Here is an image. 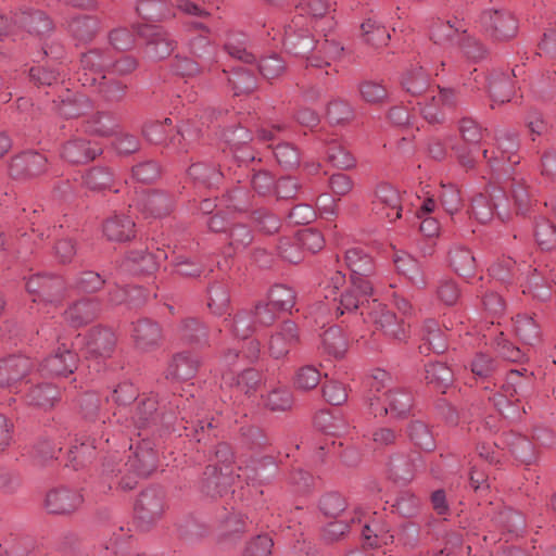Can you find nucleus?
Instances as JSON below:
<instances>
[{"label":"nucleus","instance_id":"53","mask_svg":"<svg viewBox=\"0 0 556 556\" xmlns=\"http://www.w3.org/2000/svg\"><path fill=\"white\" fill-rule=\"evenodd\" d=\"M426 379L428 383L444 389L453 381V372L443 363H431L426 367Z\"/></svg>","mask_w":556,"mask_h":556},{"label":"nucleus","instance_id":"41","mask_svg":"<svg viewBox=\"0 0 556 556\" xmlns=\"http://www.w3.org/2000/svg\"><path fill=\"white\" fill-rule=\"evenodd\" d=\"M514 328L519 339L529 345H533L540 339V327L534 319L527 315H517L514 320Z\"/></svg>","mask_w":556,"mask_h":556},{"label":"nucleus","instance_id":"40","mask_svg":"<svg viewBox=\"0 0 556 556\" xmlns=\"http://www.w3.org/2000/svg\"><path fill=\"white\" fill-rule=\"evenodd\" d=\"M59 395V390L54 386L46 383L30 389L26 395V401L29 405L49 408L54 405Z\"/></svg>","mask_w":556,"mask_h":556},{"label":"nucleus","instance_id":"62","mask_svg":"<svg viewBox=\"0 0 556 556\" xmlns=\"http://www.w3.org/2000/svg\"><path fill=\"white\" fill-rule=\"evenodd\" d=\"M320 381L319 370L312 365H305L298 369L294 376V386L299 390L307 391L318 386Z\"/></svg>","mask_w":556,"mask_h":556},{"label":"nucleus","instance_id":"15","mask_svg":"<svg viewBox=\"0 0 556 556\" xmlns=\"http://www.w3.org/2000/svg\"><path fill=\"white\" fill-rule=\"evenodd\" d=\"M374 210L377 214L394 222L401 217V197L399 191L387 182L379 184L374 194Z\"/></svg>","mask_w":556,"mask_h":556},{"label":"nucleus","instance_id":"18","mask_svg":"<svg viewBox=\"0 0 556 556\" xmlns=\"http://www.w3.org/2000/svg\"><path fill=\"white\" fill-rule=\"evenodd\" d=\"M76 368V357L65 345H60L52 355L47 357L40 366L42 375L67 376Z\"/></svg>","mask_w":556,"mask_h":556},{"label":"nucleus","instance_id":"29","mask_svg":"<svg viewBox=\"0 0 556 556\" xmlns=\"http://www.w3.org/2000/svg\"><path fill=\"white\" fill-rule=\"evenodd\" d=\"M134 339L138 349L148 351L159 344L161 330L157 324L150 320H139L134 327Z\"/></svg>","mask_w":556,"mask_h":556},{"label":"nucleus","instance_id":"22","mask_svg":"<svg viewBox=\"0 0 556 556\" xmlns=\"http://www.w3.org/2000/svg\"><path fill=\"white\" fill-rule=\"evenodd\" d=\"M136 205L144 217L161 218L168 214L172 202L168 195L163 192L149 191L138 198Z\"/></svg>","mask_w":556,"mask_h":556},{"label":"nucleus","instance_id":"55","mask_svg":"<svg viewBox=\"0 0 556 556\" xmlns=\"http://www.w3.org/2000/svg\"><path fill=\"white\" fill-rule=\"evenodd\" d=\"M10 376V382L22 380L31 369L33 364L27 356L13 355L3 358Z\"/></svg>","mask_w":556,"mask_h":556},{"label":"nucleus","instance_id":"46","mask_svg":"<svg viewBox=\"0 0 556 556\" xmlns=\"http://www.w3.org/2000/svg\"><path fill=\"white\" fill-rule=\"evenodd\" d=\"M94 87H97L100 97L110 103L121 101L126 91V85L106 76L104 79H99Z\"/></svg>","mask_w":556,"mask_h":556},{"label":"nucleus","instance_id":"63","mask_svg":"<svg viewBox=\"0 0 556 556\" xmlns=\"http://www.w3.org/2000/svg\"><path fill=\"white\" fill-rule=\"evenodd\" d=\"M295 238L301 248L312 253L320 251L325 245V239L321 232L313 228H304L296 232Z\"/></svg>","mask_w":556,"mask_h":556},{"label":"nucleus","instance_id":"47","mask_svg":"<svg viewBox=\"0 0 556 556\" xmlns=\"http://www.w3.org/2000/svg\"><path fill=\"white\" fill-rule=\"evenodd\" d=\"M228 83L231 86L235 96L250 93L256 87V79L249 71L239 67L228 76Z\"/></svg>","mask_w":556,"mask_h":556},{"label":"nucleus","instance_id":"57","mask_svg":"<svg viewBox=\"0 0 556 556\" xmlns=\"http://www.w3.org/2000/svg\"><path fill=\"white\" fill-rule=\"evenodd\" d=\"M392 507L399 515L410 518L417 515L420 500L409 491H404L396 496Z\"/></svg>","mask_w":556,"mask_h":556},{"label":"nucleus","instance_id":"32","mask_svg":"<svg viewBox=\"0 0 556 556\" xmlns=\"http://www.w3.org/2000/svg\"><path fill=\"white\" fill-rule=\"evenodd\" d=\"M321 348L330 357H343L348 350V343L339 327L332 326L323 333Z\"/></svg>","mask_w":556,"mask_h":556},{"label":"nucleus","instance_id":"33","mask_svg":"<svg viewBox=\"0 0 556 556\" xmlns=\"http://www.w3.org/2000/svg\"><path fill=\"white\" fill-rule=\"evenodd\" d=\"M23 26L29 36L42 39L52 31V22L50 17L41 11L27 13L22 18Z\"/></svg>","mask_w":556,"mask_h":556},{"label":"nucleus","instance_id":"2","mask_svg":"<svg viewBox=\"0 0 556 556\" xmlns=\"http://www.w3.org/2000/svg\"><path fill=\"white\" fill-rule=\"evenodd\" d=\"M129 450L130 454L123 468L115 463L114 457L104 463L103 475L111 480L109 489L115 484L122 490H131L138 477H147L155 469L156 455L149 441L142 440L135 447L130 445Z\"/></svg>","mask_w":556,"mask_h":556},{"label":"nucleus","instance_id":"10","mask_svg":"<svg viewBox=\"0 0 556 556\" xmlns=\"http://www.w3.org/2000/svg\"><path fill=\"white\" fill-rule=\"evenodd\" d=\"M101 153L102 148L85 137H72L61 148V157L74 165L89 163Z\"/></svg>","mask_w":556,"mask_h":556},{"label":"nucleus","instance_id":"17","mask_svg":"<svg viewBox=\"0 0 556 556\" xmlns=\"http://www.w3.org/2000/svg\"><path fill=\"white\" fill-rule=\"evenodd\" d=\"M47 157L38 152L25 151L12 159L9 170L14 178H28L47 170Z\"/></svg>","mask_w":556,"mask_h":556},{"label":"nucleus","instance_id":"25","mask_svg":"<svg viewBox=\"0 0 556 556\" xmlns=\"http://www.w3.org/2000/svg\"><path fill=\"white\" fill-rule=\"evenodd\" d=\"M175 42L166 31L153 29L149 34L144 55L152 61L163 60L173 52Z\"/></svg>","mask_w":556,"mask_h":556},{"label":"nucleus","instance_id":"52","mask_svg":"<svg viewBox=\"0 0 556 556\" xmlns=\"http://www.w3.org/2000/svg\"><path fill=\"white\" fill-rule=\"evenodd\" d=\"M326 154L328 162L334 167L351 169L356 165L354 156L337 142L328 146Z\"/></svg>","mask_w":556,"mask_h":556},{"label":"nucleus","instance_id":"7","mask_svg":"<svg viewBox=\"0 0 556 556\" xmlns=\"http://www.w3.org/2000/svg\"><path fill=\"white\" fill-rule=\"evenodd\" d=\"M458 103L454 89L439 87L437 93L426 98L420 105V113L430 124L442 123L447 113L452 112Z\"/></svg>","mask_w":556,"mask_h":556},{"label":"nucleus","instance_id":"4","mask_svg":"<svg viewBox=\"0 0 556 556\" xmlns=\"http://www.w3.org/2000/svg\"><path fill=\"white\" fill-rule=\"evenodd\" d=\"M315 40L307 26L304 15L294 16L285 26L283 47L286 51L295 56H307L314 49Z\"/></svg>","mask_w":556,"mask_h":556},{"label":"nucleus","instance_id":"51","mask_svg":"<svg viewBox=\"0 0 556 556\" xmlns=\"http://www.w3.org/2000/svg\"><path fill=\"white\" fill-rule=\"evenodd\" d=\"M229 301V293L225 286L214 283L210 287L207 306L213 314L218 316L225 314L228 308Z\"/></svg>","mask_w":556,"mask_h":556},{"label":"nucleus","instance_id":"3","mask_svg":"<svg viewBox=\"0 0 556 556\" xmlns=\"http://www.w3.org/2000/svg\"><path fill=\"white\" fill-rule=\"evenodd\" d=\"M344 260L351 271V282L359 289L363 296L371 295L372 283L369 279L374 273L371 257L361 248H350L345 251Z\"/></svg>","mask_w":556,"mask_h":556},{"label":"nucleus","instance_id":"45","mask_svg":"<svg viewBox=\"0 0 556 556\" xmlns=\"http://www.w3.org/2000/svg\"><path fill=\"white\" fill-rule=\"evenodd\" d=\"M268 302L276 311L287 312L295 303V293L286 285H275L268 292Z\"/></svg>","mask_w":556,"mask_h":556},{"label":"nucleus","instance_id":"60","mask_svg":"<svg viewBox=\"0 0 556 556\" xmlns=\"http://www.w3.org/2000/svg\"><path fill=\"white\" fill-rule=\"evenodd\" d=\"M354 116L353 108L349 102L336 99L329 102L327 108V118L331 124H343L351 121Z\"/></svg>","mask_w":556,"mask_h":556},{"label":"nucleus","instance_id":"37","mask_svg":"<svg viewBox=\"0 0 556 556\" xmlns=\"http://www.w3.org/2000/svg\"><path fill=\"white\" fill-rule=\"evenodd\" d=\"M407 435L416 446L425 451H432L435 447L432 432L421 420H412L408 424Z\"/></svg>","mask_w":556,"mask_h":556},{"label":"nucleus","instance_id":"58","mask_svg":"<svg viewBox=\"0 0 556 556\" xmlns=\"http://www.w3.org/2000/svg\"><path fill=\"white\" fill-rule=\"evenodd\" d=\"M369 296L370 295L363 296L361 290L354 288L352 285L350 290L341 294L339 304L336 306V309L339 315L353 312L359 306H363L365 302H368Z\"/></svg>","mask_w":556,"mask_h":556},{"label":"nucleus","instance_id":"27","mask_svg":"<svg viewBox=\"0 0 556 556\" xmlns=\"http://www.w3.org/2000/svg\"><path fill=\"white\" fill-rule=\"evenodd\" d=\"M296 9L300 11L299 15L306 14L311 20L325 18L324 24L326 26L317 25L320 31L326 34L333 28V20L326 16L330 10V4L327 0H300Z\"/></svg>","mask_w":556,"mask_h":556},{"label":"nucleus","instance_id":"42","mask_svg":"<svg viewBox=\"0 0 556 556\" xmlns=\"http://www.w3.org/2000/svg\"><path fill=\"white\" fill-rule=\"evenodd\" d=\"M201 137V129L190 122L182 123L177 134L169 139V143L177 147L179 151H188Z\"/></svg>","mask_w":556,"mask_h":556},{"label":"nucleus","instance_id":"54","mask_svg":"<svg viewBox=\"0 0 556 556\" xmlns=\"http://www.w3.org/2000/svg\"><path fill=\"white\" fill-rule=\"evenodd\" d=\"M224 48L229 55L244 63H250L254 60L253 55L247 51V40L243 34L229 35Z\"/></svg>","mask_w":556,"mask_h":556},{"label":"nucleus","instance_id":"20","mask_svg":"<svg viewBox=\"0 0 556 556\" xmlns=\"http://www.w3.org/2000/svg\"><path fill=\"white\" fill-rule=\"evenodd\" d=\"M162 258H167L163 251L152 254L144 249L134 250L129 252L124 261L126 270L132 274H151L156 270Z\"/></svg>","mask_w":556,"mask_h":556},{"label":"nucleus","instance_id":"56","mask_svg":"<svg viewBox=\"0 0 556 556\" xmlns=\"http://www.w3.org/2000/svg\"><path fill=\"white\" fill-rule=\"evenodd\" d=\"M113 181L112 173L105 167H93L84 176V184L91 190L110 188Z\"/></svg>","mask_w":556,"mask_h":556},{"label":"nucleus","instance_id":"14","mask_svg":"<svg viewBox=\"0 0 556 556\" xmlns=\"http://www.w3.org/2000/svg\"><path fill=\"white\" fill-rule=\"evenodd\" d=\"M79 81L85 87H93L99 79H104V71L110 67V58L100 50H90L83 54Z\"/></svg>","mask_w":556,"mask_h":556},{"label":"nucleus","instance_id":"28","mask_svg":"<svg viewBox=\"0 0 556 556\" xmlns=\"http://www.w3.org/2000/svg\"><path fill=\"white\" fill-rule=\"evenodd\" d=\"M200 366V359L189 353H178L174 356L168 376L178 380H189L193 378Z\"/></svg>","mask_w":556,"mask_h":556},{"label":"nucleus","instance_id":"13","mask_svg":"<svg viewBox=\"0 0 556 556\" xmlns=\"http://www.w3.org/2000/svg\"><path fill=\"white\" fill-rule=\"evenodd\" d=\"M164 509V493L159 489H147L141 492L135 506L137 518L147 526L157 521Z\"/></svg>","mask_w":556,"mask_h":556},{"label":"nucleus","instance_id":"35","mask_svg":"<svg viewBox=\"0 0 556 556\" xmlns=\"http://www.w3.org/2000/svg\"><path fill=\"white\" fill-rule=\"evenodd\" d=\"M450 264L460 276H469L473 273L476 260L469 249L454 245L450 250Z\"/></svg>","mask_w":556,"mask_h":556},{"label":"nucleus","instance_id":"9","mask_svg":"<svg viewBox=\"0 0 556 556\" xmlns=\"http://www.w3.org/2000/svg\"><path fill=\"white\" fill-rule=\"evenodd\" d=\"M299 340L298 326L291 320H286L269 336L267 352L275 359L283 358L298 344Z\"/></svg>","mask_w":556,"mask_h":556},{"label":"nucleus","instance_id":"38","mask_svg":"<svg viewBox=\"0 0 556 556\" xmlns=\"http://www.w3.org/2000/svg\"><path fill=\"white\" fill-rule=\"evenodd\" d=\"M421 331L424 344L428 346L429 351L443 353L446 350L447 343L445 336L435 320H426Z\"/></svg>","mask_w":556,"mask_h":556},{"label":"nucleus","instance_id":"61","mask_svg":"<svg viewBox=\"0 0 556 556\" xmlns=\"http://www.w3.org/2000/svg\"><path fill=\"white\" fill-rule=\"evenodd\" d=\"M105 280L100 274L92 270L80 273L74 282V289L83 293H93L100 290Z\"/></svg>","mask_w":556,"mask_h":556},{"label":"nucleus","instance_id":"49","mask_svg":"<svg viewBox=\"0 0 556 556\" xmlns=\"http://www.w3.org/2000/svg\"><path fill=\"white\" fill-rule=\"evenodd\" d=\"M181 337L195 344H206L208 332L206 327L195 318H187L180 326Z\"/></svg>","mask_w":556,"mask_h":556},{"label":"nucleus","instance_id":"5","mask_svg":"<svg viewBox=\"0 0 556 556\" xmlns=\"http://www.w3.org/2000/svg\"><path fill=\"white\" fill-rule=\"evenodd\" d=\"M26 290L35 303H56L65 293V281L60 276L34 275L26 280Z\"/></svg>","mask_w":556,"mask_h":556},{"label":"nucleus","instance_id":"30","mask_svg":"<svg viewBox=\"0 0 556 556\" xmlns=\"http://www.w3.org/2000/svg\"><path fill=\"white\" fill-rule=\"evenodd\" d=\"M417 462H420L417 455L395 454L389 459V472L394 479L410 480L419 467Z\"/></svg>","mask_w":556,"mask_h":556},{"label":"nucleus","instance_id":"6","mask_svg":"<svg viewBox=\"0 0 556 556\" xmlns=\"http://www.w3.org/2000/svg\"><path fill=\"white\" fill-rule=\"evenodd\" d=\"M351 523L361 525L362 536L371 547H377L382 544L386 545L393 540V534L390 533L389 526L376 518H371L369 509L362 506L354 508Z\"/></svg>","mask_w":556,"mask_h":556},{"label":"nucleus","instance_id":"34","mask_svg":"<svg viewBox=\"0 0 556 556\" xmlns=\"http://www.w3.org/2000/svg\"><path fill=\"white\" fill-rule=\"evenodd\" d=\"M157 410V401L154 396L142 397L138 400L131 410L132 424L137 428H143L155 420Z\"/></svg>","mask_w":556,"mask_h":556},{"label":"nucleus","instance_id":"23","mask_svg":"<svg viewBox=\"0 0 556 556\" xmlns=\"http://www.w3.org/2000/svg\"><path fill=\"white\" fill-rule=\"evenodd\" d=\"M100 311V304L93 299L79 300L64 312L65 320L73 327H80L91 323Z\"/></svg>","mask_w":556,"mask_h":556},{"label":"nucleus","instance_id":"36","mask_svg":"<svg viewBox=\"0 0 556 556\" xmlns=\"http://www.w3.org/2000/svg\"><path fill=\"white\" fill-rule=\"evenodd\" d=\"M189 177L199 185L213 187L219 182L222 173L219 169L208 163H194L188 169Z\"/></svg>","mask_w":556,"mask_h":556},{"label":"nucleus","instance_id":"16","mask_svg":"<svg viewBox=\"0 0 556 556\" xmlns=\"http://www.w3.org/2000/svg\"><path fill=\"white\" fill-rule=\"evenodd\" d=\"M92 106L90 99L80 92L65 89L53 99V110L64 118H76L86 114Z\"/></svg>","mask_w":556,"mask_h":556},{"label":"nucleus","instance_id":"24","mask_svg":"<svg viewBox=\"0 0 556 556\" xmlns=\"http://www.w3.org/2000/svg\"><path fill=\"white\" fill-rule=\"evenodd\" d=\"M102 231L108 240L124 242L135 237V223L126 215H114L104 222Z\"/></svg>","mask_w":556,"mask_h":556},{"label":"nucleus","instance_id":"39","mask_svg":"<svg viewBox=\"0 0 556 556\" xmlns=\"http://www.w3.org/2000/svg\"><path fill=\"white\" fill-rule=\"evenodd\" d=\"M429 75L424 67H413L403 75L402 86L413 96H419L429 87Z\"/></svg>","mask_w":556,"mask_h":556},{"label":"nucleus","instance_id":"21","mask_svg":"<svg viewBox=\"0 0 556 556\" xmlns=\"http://www.w3.org/2000/svg\"><path fill=\"white\" fill-rule=\"evenodd\" d=\"M369 315L370 319L381 328L386 336L399 341L407 338L405 325L399 321L396 316L384 305L376 304L375 309Z\"/></svg>","mask_w":556,"mask_h":556},{"label":"nucleus","instance_id":"31","mask_svg":"<svg viewBox=\"0 0 556 556\" xmlns=\"http://www.w3.org/2000/svg\"><path fill=\"white\" fill-rule=\"evenodd\" d=\"M223 382L229 387H236L240 392L249 394L255 390L260 382V375L253 368H248L235 375L232 370H226L222 376Z\"/></svg>","mask_w":556,"mask_h":556},{"label":"nucleus","instance_id":"50","mask_svg":"<svg viewBox=\"0 0 556 556\" xmlns=\"http://www.w3.org/2000/svg\"><path fill=\"white\" fill-rule=\"evenodd\" d=\"M534 236L538 244L543 250L556 248V226L548 219L542 217L536 220Z\"/></svg>","mask_w":556,"mask_h":556},{"label":"nucleus","instance_id":"12","mask_svg":"<svg viewBox=\"0 0 556 556\" xmlns=\"http://www.w3.org/2000/svg\"><path fill=\"white\" fill-rule=\"evenodd\" d=\"M481 23L495 39L505 40L517 33V21L504 9H489L481 15Z\"/></svg>","mask_w":556,"mask_h":556},{"label":"nucleus","instance_id":"26","mask_svg":"<svg viewBox=\"0 0 556 556\" xmlns=\"http://www.w3.org/2000/svg\"><path fill=\"white\" fill-rule=\"evenodd\" d=\"M393 262L399 274L409 279L414 285L424 287L426 279L418 261L404 251H396Z\"/></svg>","mask_w":556,"mask_h":556},{"label":"nucleus","instance_id":"43","mask_svg":"<svg viewBox=\"0 0 556 556\" xmlns=\"http://www.w3.org/2000/svg\"><path fill=\"white\" fill-rule=\"evenodd\" d=\"M361 29L365 40L372 46L379 47L387 45L390 39V33L376 17L365 20L361 25Z\"/></svg>","mask_w":556,"mask_h":556},{"label":"nucleus","instance_id":"64","mask_svg":"<svg viewBox=\"0 0 556 556\" xmlns=\"http://www.w3.org/2000/svg\"><path fill=\"white\" fill-rule=\"evenodd\" d=\"M62 447L56 446L50 440L39 441L31 451V458L35 465L43 466L56 458Z\"/></svg>","mask_w":556,"mask_h":556},{"label":"nucleus","instance_id":"19","mask_svg":"<svg viewBox=\"0 0 556 556\" xmlns=\"http://www.w3.org/2000/svg\"><path fill=\"white\" fill-rule=\"evenodd\" d=\"M430 35L438 45L450 46L460 43L466 35L463 21L458 18L437 21L432 24Z\"/></svg>","mask_w":556,"mask_h":556},{"label":"nucleus","instance_id":"48","mask_svg":"<svg viewBox=\"0 0 556 556\" xmlns=\"http://www.w3.org/2000/svg\"><path fill=\"white\" fill-rule=\"evenodd\" d=\"M116 123L112 116L97 113L86 121V130L92 135L108 137L114 134Z\"/></svg>","mask_w":556,"mask_h":556},{"label":"nucleus","instance_id":"8","mask_svg":"<svg viewBox=\"0 0 556 556\" xmlns=\"http://www.w3.org/2000/svg\"><path fill=\"white\" fill-rule=\"evenodd\" d=\"M84 496L77 489L59 486L50 490L45 498V507L50 514L66 515L77 510Z\"/></svg>","mask_w":556,"mask_h":556},{"label":"nucleus","instance_id":"11","mask_svg":"<svg viewBox=\"0 0 556 556\" xmlns=\"http://www.w3.org/2000/svg\"><path fill=\"white\" fill-rule=\"evenodd\" d=\"M115 336L109 329L94 328L79 339L87 358L101 359L110 357L115 346Z\"/></svg>","mask_w":556,"mask_h":556},{"label":"nucleus","instance_id":"1","mask_svg":"<svg viewBox=\"0 0 556 556\" xmlns=\"http://www.w3.org/2000/svg\"><path fill=\"white\" fill-rule=\"evenodd\" d=\"M391 376L383 369H374L368 378L365 403L374 417L390 415L395 419L406 418L413 405L412 395L401 389H389Z\"/></svg>","mask_w":556,"mask_h":556},{"label":"nucleus","instance_id":"44","mask_svg":"<svg viewBox=\"0 0 556 556\" xmlns=\"http://www.w3.org/2000/svg\"><path fill=\"white\" fill-rule=\"evenodd\" d=\"M174 129L170 118L151 121L146 123L142 129L144 138L153 144L167 143L168 134Z\"/></svg>","mask_w":556,"mask_h":556},{"label":"nucleus","instance_id":"59","mask_svg":"<svg viewBox=\"0 0 556 556\" xmlns=\"http://www.w3.org/2000/svg\"><path fill=\"white\" fill-rule=\"evenodd\" d=\"M358 91L362 99L370 104L381 103L388 97L386 87L381 83L375 80L362 81L358 86Z\"/></svg>","mask_w":556,"mask_h":556}]
</instances>
